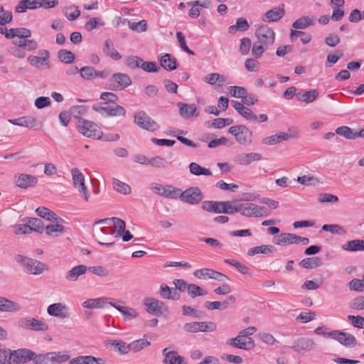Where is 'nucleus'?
Instances as JSON below:
<instances>
[{
    "instance_id": "nucleus-45",
    "label": "nucleus",
    "mask_w": 364,
    "mask_h": 364,
    "mask_svg": "<svg viewBox=\"0 0 364 364\" xmlns=\"http://www.w3.org/2000/svg\"><path fill=\"white\" fill-rule=\"evenodd\" d=\"M63 13L69 21H74L80 16V11L74 5L65 7Z\"/></svg>"
},
{
    "instance_id": "nucleus-4",
    "label": "nucleus",
    "mask_w": 364,
    "mask_h": 364,
    "mask_svg": "<svg viewBox=\"0 0 364 364\" xmlns=\"http://www.w3.org/2000/svg\"><path fill=\"white\" fill-rule=\"evenodd\" d=\"M35 352L27 348H18L9 351V360L8 364H25L33 360Z\"/></svg>"
},
{
    "instance_id": "nucleus-63",
    "label": "nucleus",
    "mask_w": 364,
    "mask_h": 364,
    "mask_svg": "<svg viewBox=\"0 0 364 364\" xmlns=\"http://www.w3.org/2000/svg\"><path fill=\"white\" fill-rule=\"evenodd\" d=\"M252 46V41L249 38H243L240 40V53L242 55L248 54Z\"/></svg>"
},
{
    "instance_id": "nucleus-21",
    "label": "nucleus",
    "mask_w": 364,
    "mask_h": 364,
    "mask_svg": "<svg viewBox=\"0 0 364 364\" xmlns=\"http://www.w3.org/2000/svg\"><path fill=\"white\" fill-rule=\"evenodd\" d=\"M177 106L179 108V114L183 119H188L199 117V112L194 104L178 102Z\"/></svg>"
},
{
    "instance_id": "nucleus-37",
    "label": "nucleus",
    "mask_w": 364,
    "mask_h": 364,
    "mask_svg": "<svg viewBox=\"0 0 364 364\" xmlns=\"http://www.w3.org/2000/svg\"><path fill=\"white\" fill-rule=\"evenodd\" d=\"M322 264V260L318 257H307L299 262V265L305 269H314Z\"/></svg>"
},
{
    "instance_id": "nucleus-47",
    "label": "nucleus",
    "mask_w": 364,
    "mask_h": 364,
    "mask_svg": "<svg viewBox=\"0 0 364 364\" xmlns=\"http://www.w3.org/2000/svg\"><path fill=\"white\" fill-rule=\"evenodd\" d=\"M59 60L67 64H70L75 60V55L70 50L62 49L58 52Z\"/></svg>"
},
{
    "instance_id": "nucleus-9",
    "label": "nucleus",
    "mask_w": 364,
    "mask_h": 364,
    "mask_svg": "<svg viewBox=\"0 0 364 364\" xmlns=\"http://www.w3.org/2000/svg\"><path fill=\"white\" fill-rule=\"evenodd\" d=\"M216 328V323L212 321H193L186 323L183 326L184 331L193 333L198 332H212L215 331Z\"/></svg>"
},
{
    "instance_id": "nucleus-51",
    "label": "nucleus",
    "mask_w": 364,
    "mask_h": 364,
    "mask_svg": "<svg viewBox=\"0 0 364 364\" xmlns=\"http://www.w3.org/2000/svg\"><path fill=\"white\" fill-rule=\"evenodd\" d=\"M336 133L338 135L343 136L348 139H355V132L347 126H341L336 129Z\"/></svg>"
},
{
    "instance_id": "nucleus-13",
    "label": "nucleus",
    "mask_w": 364,
    "mask_h": 364,
    "mask_svg": "<svg viewBox=\"0 0 364 364\" xmlns=\"http://www.w3.org/2000/svg\"><path fill=\"white\" fill-rule=\"evenodd\" d=\"M131 85L132 80L127 74L117 73L112 75L109 87L112 90L117 91L124 90Z\"/></svg>"
},
{
    "instance_id": "nucleus-59",
    "label": "nucleus",
    "mask_w": 364,
    "mask_h": 364,
    "mask_svg": "<svg viewBox=\"0 0 364 364\" xmlns=\"http://www.w3.org/2000/svg\"><path fill=\"white\" fill-rule=\"evenodd\" d=\"M87 107L84 105H76L71 107L70 111L74 117L77 119H82L81 117L87 112Z\"/></svg>"
},
{
    "instance_id": "nucleus-1",
    "label": "nucleus",
    "mask_w": 364,
    "mask_h": 364,
    "mask_svg": "<svg viewBox=\"0 0 364 364\" xmlns=\"http://www.w3.org/2000/svg\"><path fill=\"white\" fill-rule=\"evenodd\" d=\"M228 133L235 136L236 141L244 146H248L252 141V132L245 125L230 127Z\"/></svg>"
},
{
    "instance_id": "nucleus-33",
    "label": "nucleus",
    "mask_w": 364,
    "mask_h": 364,
    "mask_svg": "<svg viewBox=\"0 0 364 364\" xmlns=\"http://www.w3.org/2000/svg\"><path fill=\"white\" fill-rule=\"evenodd\" d=\"M316 21V18L315 17L303 16L293 23L292 27L296 29H305L308 27L314 26Z\"/></svg>"
},
{
    "instance_id": "nucleus-61",
    "label": "nucleus",
    "mask_w": 364,
    "mask_h": 364,
    "mask_svg": "<svg viewBox=\"0 0 364 364\" xmlns=\"http://www.w3.org/2000/svg\"><path fill=\"white\" fill-rule=\"evenodd\" d=\"M52 364L55 363L60 364L68 361L70 359V355L68 354H63L61 352H51Z\"/></svg>"
},
{
    "instance_id": "nucleus-27",
    "label": "nucleus",
    "mask_w": 364,
    "mask_h": 364,
    "mask_svg": "<svg viewBox=\"0 0 364 364\" xmlns=\"http://www.w3.org/2000/svg\"><path fill=\"white\" fill-rule=\"evenodd\" d=\"M109 305L113 306L117 310H118L123 315L124 319L125 321H130L133 318H136L139 316L138 312L131 307L126 306H119L114 302H109Z\"/></svg>"
},
{
    "instance_id": "nucleus-41",
    "label": "nucleus",
    "mask_w": 364,
    "mask_h": 364,
    "mask_svg": "<svg viewBox=\"0 0 364 364\" xmlns=\"http://www.w3.org/2000/svg\"><path fill=\"white\" fill-rule=\"evenodd\" d=\"M202 209L208 212H214L220 213L221 211V202L206 200L202 203Z\"/></svg>"
},
{
    "instance_id": "nucleus-35",
    "label": "nucleus",
    "mask_w": 364,
    "mask_h": 364,
    "mask_svg": "<svg viewBox=\"0 0 364 364\" xmlns=\"http://www.w3.org/2000/svg\"><path fill=\"white\" fill-rule=\"evenodd\" d=\"M107 298L100 297L96 299H89L82 303V306L85 309H100L103 308L105 304H108Z\"/></svg>"
},
{
    "instance_id": "nucleus-2",
    "label": "nucleus",
    "mask_w": 364,
    "mask_h": 364,
    "mask_svg": "<svg viewBox=\"0 0 364 364\" xmlns=\"http://www.w3.org/2000/svg\"><path fill=\"white\" fill-rule=\"evenodd\" d=\"M108 102H102L99 104H94L92 109L99 113L102 116H124L126 114L125 109L119 105L108 106Z\"/></svg>"
},
{
    "instance_id": "nucleus-17",
    "label": "nucleus",
    "mask_w": 364,
    "mask_h": 364,
    "mask_svg": "<svg viewBox=\"0 0 364 364\" xmlns=\"http://www.w3.org/2000/svg\"><path fill=\"white\" fill-rule=\"evenodd\" d=\"M226 343L233 348L242 350H251L255 347V341L252 338H238V335L235 338H229Z\"/></svg>"
},
{
    "instance_id": "nucleus-19",
    "label": "nucleus",
    "mask_w": 364,
    "mask_h": 364,
    "mask_svg": "<svg viewBox=\"0 0 364 364\" xmlns=\"http://www.w3.org/2000/svg\"><path fill=\"white\" fill-rule=\"evenodd\" d=\"M48 315L58 317L62 319L69 316V308L63 303H55L49 305L47 308Z\"/></svg>"
},
{
    "instance_id": "nucleus-60",
    "label": "nucleus",
    "mask_w": 364,
    "mask_h": 364,
    "mask_svg": "<svg viewBox=\"0 0 364 364\" xmlns=\"http://www.w3.org/2000/svg\"><path fill=\"white\" fill-rule=\"evenodd\" d=\"M318 201L320 203H337L338 201V196L331 193H323L318 195Z\"/></svg>"
},
{
    "instance_id": "nucleus-40",
    "label": "nucleus",
    "mask_w": 364,
    "mask_h": 364,
    "mask_svg": "<svg viewBox=\"0 0 364 364\" xmlns=\"http://www.w3.org/2000/svg\"><path fill=\"white\" fill-rule=\"evenodd\" d=\"M27 226L31 228V232L35 231L42 233L44 230L43 222L36 218H30L27 220Z\"/></svg>"
},
{
    "instance_id": "nucleus-34",
    "label": "nucleus",
    "mask_w": 364,
    "mask_h": 364,
    "mask_svg": "<svg viewBox=\"0 0 364 364\" xmlns=\"http://www.w3.org/2000/svg\"><path fill=\"white\" fill-rule=\"evenodd\" d=\"M262 159V154L259 153H248L238 155L237 161L239 164L247 166L253 161H259Z\"/></svg>"
},
{
    "instance_id": "nucleus-44",
    "label": "nucleus",
    "mask_w": 364,
    "mask_h": 364,
    "mask_svg": "<svg viewBox=\"0 0 364 364\" xmlns=\"http://www.w3.org/2000/svg\"><path fill=\"white\" fill-rule=\"evenodd\" d=\"M73 186L77 188L85 183V177L82 172L77 168L71 170Z\"/></svg>"
},
{
    "instance_id": "nucleus-57",
    "label": "nucleus",
    "mask_w": 364,
    "mask_h": 364,
    "mask_svg": "<svg viewBox=\"0 0 364 364\" xmlns=\"http://www.w3.org/2000/svg\"><path fill=\"white\" fill-rule=\"evenodd\" d=\"M128 26L130 29L136 32H144L147 29L146 21L141 20L139 22H128Z\"/></svg>"
},
{
    "instance_id": "nucleus-12",
    "label": "nucleus",
    "mask_w": 364,
    "mask_h": 364,
    "mask_svg": "<svg viewBox=\"0 0 364 364\" xmlns=\"http://www.w3.org/2000/svg\"><path fill=\"white\" fill-rule=\"evenodd\" d=\"M151 189L159 196L169 199H176L179 194V188L171 185L163 186L159 183H152Z\"/></svg>"
},
{
    "instance_id": "nucleus-26",
    "label": "nucleus",
    "mask_w": 364,
    "mask_h": 364,
    "mask_svg": "<svg viewBox=\"0 0 364 364\" xmlns=\"http://www.w3.org/2000/svg\"><path fill=\"white\" fill-rule=\"evenodd\" d=\"M41 56L30 55L28 58V62L31 65L36 68H41L44 63L48 65L46 63L49 58V52L46 50H41L39 51Z\"/></svg>"
},
{
    "instance_id": "nucleus-56",
    "label": "nucleus",
    "mask_w": 364,
    "mask_h": 364,
    "mask_svg": "<svg viewBox=\"0 0 364 364\" xmlns=\"http://www.w3.org/2000/svg\"><path fill=\"white\" fill-rule=\"evenodd\" d=\"M141 62V58L136 55L128 56L125 60L126 65L132 70L139 68V63Z\"/></svg>"
},
{
    "instance_id": "nucleus-5",
    "label": "nucleus",
    "mask_w": 364,
    "mask_h": 364,
    "mask_svg": "<svg viewBox=\"0 0 364 364\" xmlns=\"http://www.w3.org/2000/svg\"><path fill=\"white\" fill-rule=\"evenodd\" d=\"M178 198L186 203L191 205H196L198 204L203 200V194L200 189L196 186H192L184 191H182L181 188H179V194H178Z\"/></svg>"
},
{
    "instance_id": "nucleus-43",
    "label": "nucleus",
    "mask_w": 364,
    "mask_h": 364,
    "mask_svg": "<svg viewBox=\"0 0 364 364\" xmlns=\"http://www.w3.org/2000/svg\"><path fill=\"white\" fill-rule=\"evenodd\" d=\"M187 291L188 296L193 299L197 296H203L207 294L205 289L195 284H188Z\"/></svg>"
},
{
    "instance_id": "nucleus-52",
    "label": "nucleus",
    "mask_w": 364,
    "mask_h": 364,
    "mask_svg": "<svg viewBox=\"0 0 364 364\" xmlns=\"http://www.w3.org/2000/svg\"><path fill=\"white\" fill-rule=\"evenodd\" d=\"M346 250L349 251H364V241L363 240H353L347 242Z\"/></svg>"
},
{
    "instance_id": "nucleus-10",
    "label": "nucleus",
    "mask_w": 364,
    "mask_h": 364,
    "mask_svg": "<svg viewBox=\"0 0 364 364\" xmlns=\"http://www.w3.org/2000/svg\"><path fill=\"white\" fill-rule=\"evenodd\" d=\"M18 326L21 328L34 331H46L49 326L47 323L35 318L25 317L18 321Z\"/></svg>"
},
{
    "instance_id": "nucleus-25",
    "label": "nucleus",
    "mask_w": 364,
    "mask_h": 364,
    "mask_svg": "<svg viewBox=\"0 0 364 364\" xmlns=\"http://www.w3.org/2000/svg\"><path fill=\"white\" fill-rule=\"evenodd\" d=\"M8 122L14 125L34 128L39 124V122L31 116L22 117L18 119H9Z\"/></svg>"
},
{
    "instance_id": "nucleus-7",
    "label": "nucleus",
    "mask_w": 364,
    "mask_h": 364,
    "mask_svg": "<svg viewBox=\"0 0 364 364\" xmlns=\"http://www.w3.org/2000/svg\"><path fill=\"white\" fill-rule=\"evenodd\" d=\"M134 122L140 128L149 132H155L159 129V124L150 117L144 111L136 112L134 116Z\"/></svg>"
},
{
    "instance_id": "nucleus-14",
    "label": "nucleus",
    "mask_w": 364,
    "mask_h": 364,
    "mask_svg": "<svg viewBox=\"0 0 364 364\" xmlns=\"http://www.w3.org/2000/svg\"><path fill=\"white\" fill-rule=\"evenodd\" d=\"M193 276L198 279H214L219 282L228 280L229 278L221 272L210 268H203L193 272Z\"/></svg>"
},
{
    "instance_id": "nucleus-39",
    "label": "nucleus",
    "mask_w": 364,
    "mask_h": 364,
    "mask_svg": "<svg viewBox=\"0 0 364 364\" xmlns=\"http://www.w3.org/2000/svg\"><path fill=\"white\" fill-rule=\"evenodd\" d=\"M241 203L232 205L230 201H221V211L225 214H233L239 213L240 214Z\"/></svg>"
},
{
    "instance_id": "nucleus-32",
    "label": "nucleus",
    "mask_w": 364,
    "mask_h": 364,
    "mask_svg": "<svg viewBox=\"0 0 364 364\" xmlns=\"http://www.w3.org/2000/svg\"><path fill=\"white\" fill-rule=\"evenodd\" d=\"M274 240V243L280 246L297 244V235L294 233H282Z\"/></svg>"
},
{
    "instance_id": "nucleus-48",
    "label": "nucleus",
    "mask_w": 364,
    "mask_h": 364,
    "mask_svg": "<svg viewBox=\"0 0 364 364\" xmlns=\"http://www.w3.org/2000/svg\"><path fill=\"white\" fill-rule=\"evenodd\" d=\"M112 184L114 190L120 193L126 195L131 193L130 186L118 179L114 178Z\"/></svg>"
},
{
    "instance_id": "nucleus-18",
    "label": "nucleus",
    "mask_w": 364,
    "mask_h": 364,
    "mask_svg": "<svg viewBox=\"0 0 364 364\" xmlns=\"http://www.w3.org/2000/svg\"><path fill=\"white\" fill-rule=\"evenodd\" d=\"M25 271L28 274L39 275L47 270L46 265L37 259L29 258L24 262Z\"/></svg>"
},
{
    "instance_id": "nucleus-30",
    "label": "nucleus",
    "mask_w": 364,
    "mask_h": 364,
    "mask_svg": "<svg viewBox=\"0 0 364 364\" xmlns=\"http://www.w3.org/2000/svg\"><path fill=\"white\" fill-rule=\"evenodd\" d=\"M159 60L161 66L164 69H165L168 71L174 70L178 67L176 58H175L174 57H172L168 53H165V54L162 55L159 58Z\"/></svg>"
},
{
    "instance_id": "nucleus-29",
    "label": "nucleus",
    "mask_w": 364,
    "mask_h": 364,
    "mask_svg": "<svg viewBox=\"0 0 364 364\" xmlns=\"http://www.w3.org/2000/svg\"><path fill=\"white\" fill-rule=\"evenodd\" d=\"M87 271V267L84 264H79L73 267L65 274V279L68 282H76L79 277L85 274Z\"/></svg>"
},
{
    "instance_id": "nucleus-20",
    "label": "nucleus",
    "mask_w": 364,
    "mask_h": 364,
    "mask_svg": "<svg viewBox=\"0 0 364 364\" xmlns=\"http://www.w3.org/2000/svg\"><path fill=\"white\" fill-rule=\"evenodd\" d=\"M14 183L18 187L26 189L35 186L38 183V178L33 175L20 173L15 176Z\"/></svg>"
},
{
    "instance_id": "nucleus-64",
    "label": "nucleus",
    "mask_w": 364,
    "mask_h": 364,
    "mask_svg": "<svg viewBox=\"0 0 364 364\" xmlns=\"http://www.w3.org/2000/svg\"><path fill=\"white\" fill-rule=\"evenodd\" d=\"M349 288L351 290L361 292L364 291V282L363 279H353L349 283Z\"/></svg>"
},
{
    "instance_id": "nucleus-58",
    "label": "nucleus",
    "mask_w": 364,
    "mask_h": 364,
    "mask_svg": "<svg viewBox=\"0 0 364 364\" xmlns=\"http://www.w3.org/2000/svg\"><path fill=\"white\" fill-rule=\"evenodd\" d=\"M205 308L209 310H215L220 309H226L228 306V301H205L204 304Z\"/></svg>"
},
{
    "instance_id": "nucleus-31",
    "label": "nucleus",
    "mask_w": 364,
    "mask_h": 364,
    "mask_svg": "<svg viewBox=\"0 0 364 364\" xmlns=\"http://www.w3.org/2000/svg\"><path fill=\"white\" fill-rule=\"evenodd\" d=\"M159 294L164 299L178 300L180 299V293L176 289L171 288L165 284H161Z\"/></svg>"
},
{
    "instance_id": "nucleus-24",
    "label": "nucleus",
    "mask_w": 364,
    "mask_h": 364,
    "mask_svg": "<svg viewBox=\"0 0 364 364\" xmlns=\"http://www.w3.org/2000/svg\"><path fill=\"white\" fill-rule=\"evenodd\" d=\"M21 305L15 301L0 296V311L14 313L20 311Z\"/></svg>"
},
{
    "instance_id": "nucleus-11",
    "label": "nucleus",
    "mask_w": 364,
    "mask_h": 364,
    "mask_svg": "<svg viewBox=\"0 0 364 364\" xmlns=\"http://www.w3.org/2000/svg\"><path fill=\"white\" fill-rule=\"evenodd\" d=\"M240 214L243 216L258 218L267 216V209L255 203H241Z\"/></svg>"
},
{
    "instance_id": "nucleus-50",
    "label": "nucleus",
    "mask_w": 364,
    "mask_h": 364,
    "mask_svg": "<svg viewBox=\"0 0 364 364\" xmlns=\"http://www.w3.org/2000/svg\"><path fill=\"white\" fill-rule=\"evenodd\" d=\"M51 352L44 354H36L33 356L35 364H52Z\"/></svg>"
},
{
    "instance_id": "nucleus-6",
    "label": "nucleus",
    "mask_w": 364,
    "mask_h": 364,
    "mask_svg": "<svg viewBox=\"0 0 364 364\" xmlns=\"http://www.w3.org/2000/svg\"><path fill=\"white\" fill-rule=\"evenodd\" d=\"M144 305L148 313L157 317L168 312V309L165 303L154 298H146Z\"/></svg>"
},
{
    "instance_id": "nucleus-62",
    "label": "nucleus",
    "mask_w": 364,
    "mask_h": 364,
    "mask_svg": "<svg viewBox=\"0 0 364 364\" xmlns=\"http://www.w3.org/2000/svg\"><path fill=\"white\" fill-rule=\"evenodd\" d=\"M149 164L154 168H165L168 162L164 158L156 156L150 159Z\"/></svg>"
},
{
    "instance_id": "nucleus-8",
    "label": "nucleus",
    "mask_w": 364,
    "mask_h": 364,
    "mask_svg": "<svg viewBox=\"0 0 364 364\" xmlns=\"http://www.w3.org/2000/svg\"><path fill=\"white\" fill-rule=\"evenodd\" d=\"M257 42L266 48L272 45L275 40V33L272 28L267 25H260L255 31Z\"/></svg>"
},
{
    "instance_id": "nucleus-15",
    "label": "nucleus",
    "mask_w": 364,
    "mask_h": 364,
    "mask_svg": "<svg viewBox=\"0 0 364 364\" xmlns=\"http://www.w3.org/2000/svg\"><path fill=\"white\" fill-rule=\"evenodd\" d=\"M315 342L313 339L301 337L295 339L290 348L296 353L304 354L314 349Z\"/></svg>"
},
{
    "instance_id": "nucleus-3",
    "label": "nucleus",
    "mask_w": 364,
    "mask_h": 364,
    "mask_svg": "<svg viewBox=\"0 0 364 364\" xmlns=\"http://www.w3.org/2000/svg\"><path fill=\"white\" fill-rule=\"evenodd\" d=\"M77 127L79 132L87 137L97 138V139L102 138V133L98 126L91 121L80 119L77 122Z\"/></svg>"
},
{
    "instance_id": "nucleus-38",
    "label": "nucleus",
    "mask_w": 364,
    "mask_h": 364,
    "mask_svg": "<svg viewBox=\"0 0 364 364\" xmlns=\"http://www.w3.org/2000/svg\"><path fill=\"white\" fill-rule=\"evenodd\" d=\"M189 170L191 173L195 176H211L212 172L210 169L202 167L196 162L189 164Z\"/></svg>"
},
{
    "instance_id": "nucleus-23",
    "label": "nucleus",
    "mask_w": 364,
    "mask_h": 364,
    "mask_svg": "<svg viewBox=\"0 0 364 364\" xmlns=\"http://www.w3.org/2000/svg\"><path fill=\"white\" fill-rule=\"evenodd\" d=\"M164 355L163 364H183L184 361L183 357L178 355L175 350H168V348H165L162 350Z\"/></svg>"
},
{
    "instance_id": "nucleus-28",
    "label": "nucleus",
    "mask_w": 364,
    "mask_h": 364,
    "mask_svg": "<svg viewBox=\"0 0 364 364\" xmlns=\"http://www.w3.org/2000/svg\"><path fill=\"white\" fill-rule=\"evenodd\" d=\"M70 364H105V360L92 355H80L70 360Z\"/></svg>"
},
{
    "instance_id": "nucleus-55",
    "label": "nucleus",
    "mask_w": 364,
    "mask_h": 364,
    "mask_svg": "<svg viewBox=\"0 0 364 364\" xmlns=\"http://www.w3.org/2000/svg\"><path fill=\"white\" fill-rule=\"evenodd\" d=\"M79 73L82 78L85 80H92L95 78V74H96V70L94 68L90 66H85L82 68Z\"/></svg>"
},
{
    "instance_id": "nucleus-16",
    "label": "nucleus",
    "mask_w": 364,
    "mask_h": 364,
    "mask_svg": "<svg viewBox=\"0 0 364 364\" xmlns=\"http://www.w3.org/2000/svg\"><path fill=\"white\" fill-rule=\"evenodd\" d=\"M328 338L338 341L346 347H353L357 343L356 339L353 335L338 330L330 331L328 333Z\"/></svg>"
},
{
    "instance_id": "nucleus-42",
    "label": "nucleus",
    "mask_w": 364,
    "mask_h": 364,
    "mask_svg": "<svg viewBox=\"0 0 364 364\" xmlns=\"http://www.w3.org/2000/svg\"><path fill=\"white\" fill-rule=\"evenodd\" d=\"M225 79L226 77L224 75L214 73L205 75L203 78V81L211 85H214L218 83L219 86H221Z\"/></svg>"
},
{
    "instance_id": "nucleus-49",
    "label": "nucleus",
    "mask_w": 364,
    "mask_h": 364,
    "mask_svg": "<svg viewBox=\"0 0 364 364\" xmlns=\"http://www.w3.org/2000/svg\"><path fill=\"white\" fill-rule=\"evenodd\" d=\"M110 344L116 352L122 355L126 354L130 350L129 345H127L126 343L122 341H112Z\"/></svg>"
},
{
    "instance_id": "nucleus-46",
    "label": "nucleus",
    "mask_w": 364,
    "mask_h": 364,
    "mask_svg": "<svg viewBox=\"0 0 364 364\" xmlns=\"http://www.w3.org/2000/svg\"><path fill=\"white\" fill-rule=\"evenodd\" d=\"M129 345V350L136 353L144 349V348L149 346L151 343L146 339H139L132 342Z\"/></svg>"
},
{
    "instance_id": "nucleus-22",
    "label": "nucleus",
    "mask_w": 364,
    "mask_h": 364,
    "mask_svg": "<svg viewBox=\"0 0 364 364\" xmlns=\"http://www.w3.org/2000/svg\"><path fill=\"white\" fill-rule=\"evenodd\" d=\"M284 5L282 7H275L267 11L262 16V21L265 23L277 22L285 14Z\"/></svg>"
},
{
    "instance_id": "nucleus-36",
    "label": "nucleus",
    "mask_w": 364,
    "mask_h": 364,
    "mask_svg": "<svg viewBox=\"0 0 364 364\" xmlns=\"http://www.w3.org/2000/svg\"><path fill=\"white\" fill-rule=\"evenodd\" d=\"M103 52L114 60H119L122 58V55L113 48V43L110 39H107L103 47Z\"/></svg>"
},
{
    "instance_id": "nucleus-53",
    "label": "nucleus",
    "mask_w": 364,
    "mask_h": 364,
    "mask_svg": "<svg viewBox=\"0 0 364 364\" xmlns=\"http://www.w3.org/2000/svg\"><path fill=\"white\" fill-rule=\"evenodd\" d=\"M87 270L100 277H107L110 274L109 271L107 268L102 266L89 267H87Z\"/></svg>"
},
{
    "instance_id": "nucleus-54",
    "label": "nucleus",
    "mask_w": 364,
    "mask_h": 364,
    "mask_svg": "<svg viewBox=\"0 0 364 364\" xmlns=\"http://www.w3.org/2000/svg\"><path fill=\"white\" fill-rule=\"evenodd\" d=\"M139 68L147 73H157L159 70L156 63L154 62H145L141 58V62L139 63Z\"/></svg>"
}]
</instances>
